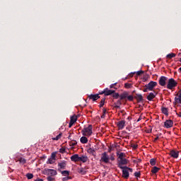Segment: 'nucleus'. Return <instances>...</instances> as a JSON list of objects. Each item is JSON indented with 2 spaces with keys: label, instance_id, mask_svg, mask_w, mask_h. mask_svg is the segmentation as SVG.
Listing matches in <instances>:
<instances>
[{
  "label": "nucleus",
  "instance_id": "41",
  "mask_svg": "<svg viewBox=\"0 0 181 181\" xmlns=\"http://www.w3.org/2000/svg\"><path fill=\"white\" fill-rule=\"evenodd\" d=\"M162 112H163V114H165V115H168V109L163 107L162 109Z\"/></svg>",
  "mask_w": 181,
  "mask_h": 181
},
{
  "label": "nucleus",
  "instance_id": "1",
  "mask_svg": "<svg viewBox=\"0 0 181 181\" xmlns=\"http://www.w3.org/2000/svg\"><path fill=\"white\" fill-rule=\"evenodd\" d=\"M110 160H115V156H114V154L108 156V153H107V152H104L103 153H102V156L100 158L101 162H103V163H110Z\"/></svg>",
  "mask_w": 181,
  "mask_h": 181
},
{
  "label": "nucleus",
  "instance_id": "48",
  "mask_svg": "<svg viewBox=\"0 0 181 181\" xmlns=\"http://www.w3.org/2000/svg\"><path fill=\"white\" fill-rule=\"evenodd\" d=\"M148 90H149V89H148V88L146 87V88H144L143 90V91H144V93H146L148 91Z\"/></svg>",
  "mask_w": 181,
  "mask_h": 181
},
{
  "label": "nucleus",
  "instance_id": "19",
  "mask_svg": "<svg viewBox=\"0 0 181 181\" xmlns=\"http://www.w3.org/2000/svg\"><path fill=\"white\" fill-rule=\"evenodd\" d=\"M16 162H19L22 165H25V163H26V159H25L22 157L17 158H16Z\"/></svg>",
  "mask_w": 181,
  "mask_h": 181
},
{
  "label": "nucleus",
  "instance_id": "43",
  "mask_svg": "<svg viewBox=\"0 0 181 181\" xmlns=\"http://www.w3.org/2000/svg\"><path fill=\"white\" fill-rule=\"evenodd\" d=\"M105 103V99H103L100 103V107H103Z\"/></svg>",
  "mask_w": 181,
  "mask_h": 181
},
{
  "label": "nucleus",
  "instance_id": "45",
  "mask_svg": "<svg viewBox=\"0 0 181 181\" xmlns=\"http://www.w3.org/2000/svg\"><path fill=\"white\" fill-rule=\"evenodd\" d=\"M132 147L133 148V149H136V148H138V145L137 144H132Z\"/></svg>",
  "mask_w": 181,
  "mask_h": 181
},
{
  "label": "nucleus",
  "instance_id": "31",
  "mask_svg": "<svg viewBox=\"0 0 181 181\" xmlns=\"http://www.w3.org/2000/svg\"><path fill=\"white\" fill-rule=\"evenodd\" d=\"M124 87H125V88H132V83H124Z\"/></svg>",
  "mask_w": 181,
  "mask_h": 181
},
{
  "label": "nucleus",
  "instance_id": "16",
  "mask_svg": "<svg viewBox=\"0 0 181 181\" xmlns=\"http://www.w3.org/2000/svg\"><path fill=\"white\" fill-rule=\"evenodd\" d=\"M87 152L89 153V155H92L93 156H95L97 155V153H95V149L93 148H88Z\"/></svg>",
  "mask_w": 181,
  "mask_h": 181
},
{
  "label": "nucleus",
  "instance_id": "3",
  "mask_svg": "<svg viewBox=\"0 0 181 181\" xmlns=\"http://www.w3.org/2000/svg\"><path fill=\"white\" fill-rule=\"evenodd\" d=\"M176 87H177V81L173 78L168 79L166 88H168V90H175Z\"/></svg>",
  "mask_w": 181,
  "mask_h": 181
},
{
  "label": "nucleus",
  "instance_id": "23",
  "mask_svg": "<svg viewBox=\"0 0 181 181\" xmlns=\"http://www.w3.org/2000/svg\"><path fill=\"white\" fill-rule=\"evenodd\" d=\"M160 170V168L158 167H153L151 170L152 173H158Z\"/></svg>",
  "mask_w": 181,
  "mask_h": 181
},
{
  "label": "nucleus",
  "instance_id": "26",
  "mask_svg": "<svg viewBox=\"0 0 181 181\" xmlns=\"http://www.w3.org/2000/svg\"><path fill=\"white\" fill-rule=\"evenodd\" d=\"M150 165H151V166H155V165H156V158H151L150 160Z\"/></svg>",
  "mask_w": 181,
  "mask_h": 181
},
{
  "label": "nucleus",
  "instance_id": "37",
  "mask_svg": "<svg viewBox=\"0 0 181 181\" xmlns=\"http://www.w3.org/2000/svg\"><path fill=\"white\" fill-rule=\"evenodd\" d=\"M127 98L129 101H132V100H134V96L127 95Z\"/></svg>",
  "mask_w": 181,
  "mask_h": 181
},
{
  "label": "nucleus",
  "instance_id": "15",
  "mask_svg": "<svg viewBox=\"0 0 181 181\" xmlns=\"http://www.w3.org/2000/svg\"><path fill=\"white\" fill-rule=\"evenodd\" d=\"M117 127H118L119 129H124V127H125V121L122 120V121L118 122Z\"/></svg>",
  "mask_w": 181,
  "mask_h": 181
},
{
  "label": "nucleus",
  "instance_id": "36",
  "mask_svg": "<svg viewBox=\"0 0 181 181\" xmlns=\"http://www.w3.org/2000/svg\"><path fill=\"white\" fill-rule=\"evenodd\" d=\"M26 176H27L28 179H33V174H32V173H28L26 175Z\"/></svg>",
  "mask_w": 181,
  "mask_h": 181
},
{
  "label": "nucleus",
  "instance_id": "18",
  "mask_svg": "<svg viewBox=\"0 0 181 181\" xmlns=\"http://www.w3.org/2000/svg\"><path fill=\"white\" fill-rule=\"evenodd\" d=\"M88 98L90 100H93V101H97V100H98V98H100V95H98V94L96 95H90L88 96Z\"/></svg>",
  "mask_w": 181,
  "mask_h": 181
},
{
  "label": "nucleus",
  "instance_id": "28",
  "mask_svg": "<svg viewBox=\"0 0 181 181\" xmlns=\"http://www.w3.org/2000/svg\"><path fill=\"white\" fill-rule=\"evenodd\" d=\"M166 57L168 59H173V57H176V54L175 53H170V54H168Z\"/></svg>",
  "mask_w": 181,
  "mask_h": 181
},
{
  "label": "nucleus",
  "instance_id": "4",
  "mask_svg": "<svg viewBox=\"0 0 181 181\" xmlns=\"http://www.w3.org/2000/svg\"><path fill=\"white\" fill-rule=\"evenodd\" d=\"M157 86H158L157 82L151 81L149 83L146 85L145 87H146V88H148V90H149V91H152V90H153V88H155V87Z\"/></svg>",
  "mask_w": 181,
  "mask_h": 181
},
{
  "label": "nucleus",
  "instance_id": "6",
  "mask_svg": "<svg viewBox=\"0 0 181 181\" xmlns=\"http://www.w3.org/2000/svg\"><path fill=\"white\" fill-rule=\"evenodd\" d=\"M75 122H77V116L76 115L71 117L69 128H71L74 125Z\"/></svg>",
  "mask_w": 181,
  "mask_h": 181
},
{
  "label": "nucleus",
  "instance_id": "30",
  "mask_svg": "<svg viewBox=\"0 0 181 181\" xmlns=\"http://www.w3.org/2000/svg\"><path fill=\"white\" fill-rule=\"evenodd\" d=\"M62 175L63 176L66 177V176H69L70 175V173L69 171H67V170H64V171L62 172Z\"/></svg>",
  "mask_w": 181,
  "mask_h": 181
},
{
  "label": "nucleus",
  "instance_id": "13",
  "mask_svg": "<svg viewBox=\"0 0 181 181\" xmlns=\"http://www.w3.org/2000/svg\"><path fill=\"white\" fill-rule=\"evenodd\" d=\"M71 160L72 162H80V156H78V154H74L71 156Z\"/></svg>",
  "mask_w": 181,
  "mask_h": 181
},
{
  "label": "nucleus",
  "instance_id": "32",
  "mask_svg": "<svg viewBox=\"0 0 181 181\" xmlns=\"http://www.w3.org/2000/svg\"><path fill=\"white\" fill-rule=\"evenodd\" d=\"M119 159H125V153H120L119 154Z\"/></svg>",
  "mask_w": 181,
  "mask_h": 181
},
{
  "label": "nucleus",
  "instance_id": "7",
  "mask_svg": "<svg viewBox=\"0 0 181 181\" xmlns=\"http://www.w3.org/2000/svg\"><path fill=\"white\" fill-rule=\"evenodd\" d=\"M128 163V160H126V158H120L119 160V168H120V169H124V166H122L123 165H127Z\"/></svg>",
  "mask_w": 181,
  "mask_h": 181
},
{
  "label": "nucleus",
  "instance_id": "20",
  "mask_svg": "<svg viewBox=\"0 0 181 181\" xmlns=\"http://www.w3.org/2000/svg\"><path fill=\"white\" fill-rule=\"evenodd\" d=\"M155 97H156L155 94H153V93H151L147 96V100H148V101H152V99L155 98Z\"/></svg>",
  "mask_w": 181,
  "mask_h": 181
},
{
  "label": "nucleus",
  "instance_id": "49",
  "mask_svg": "<svg viewBox=\"0 0 181 181\" xmlns=\"http://www.w3.org/2000/svg\"><path fill=\"white\" fill-rule=\"evenodd\" d=\"M177 117H180L181 118V112L177 113Z\"/></svg>",
  "mask_w": 181,
  "mask_h": 181
},
{
  "label": "nucleus",
  "instance_id": "12",
  "mask_svg": "<svg viewBox=\"0 0 181 181\" xmlns=\"http://www.w3.org/2000/svg\"><path fill=\"white\" fill-rule=\"evenodd\" d=\"M115 93V90H110L108 88H105L101 94H105V95H111V94H114Z\"/></svg>",
  "mask_w": 181,
  "mask_h": 181
},
{
  "label": "nucleus",
  "instance_id": "35",
  "mask_svg": "<svg viewBox=\"0 0 181 181\" xmlns=\"http://www.w3.org/2000/svg\"><path fill=\"white\" fill-rule=\"evenodd\" d=\"M54 177H53V176H50V175H49L47 177V180H48V181H53V180H54Z\"/></svg>",
  "mask_w": 181,
  "mask_h": 181
},
{
  "label": "nucleus",
  "instance_id": "29",
  "mask_svg": "<svg viewBox=\"0 0 181 181\" xmlns=\"http://www.w3.org/2000/svg\"><path fill=\"white\" fill-rule=\"evenodd\" d=\"M70 146H76L77 145V141L76 140H71L69 142Z\"/></svg>",
  "mask_w": 181,
  "mask_h": 181
},
{
  "label": "nucleus",
  "instance_id": "33",
  "mask_svg": "<svg viewBox=\"0 0 181 181\" xmlns=\"http://www.w3.org/2000/svg\"><path fill=\"white\" fill-rule=\"evenodd\" d=\"M107 113V110L105 108H103V115L101 116V118H105V114Z\"/></svg>",
  "mask_w": 181,
  "mask_h": 181
},
{
  "label": "nucleus",
  "instance_id": "27",
  "mask_svg": "<svg viewBox=\"0 0 181 181\" xmlns=\"http://www.w3.org/2000/svg\"><path fill=\"white\" fill-rule=\"evenodd\" d=\"M58 166L60 167V169H64L66 168V162L59 163Z\"/></svg>",
  "mask_w": 181,
  "mask_h": 181
},
{
  "label": "nucleus",
  "instance_id": "50",
  "mask_svg": "<svg viewBox=\"0 0 181 181\" xmlns=\"http://www.w3.org/2000/svg\"><path fill=\"white\" fill-rule=\"evenodd\" d=\"M115 86V84H112L110 85V88H114V86Z\"/></svg>",
  "mask_w": 181,
  "mask_h": 181
},
{
  "label": "nucleus",
  "instance_id": "51",
  "mask_svg": "<svg viewBox=\"0 0 181 181\" xmlns=\"http://www.w3.org/2000/svg\"><path fill=\"white\" fill-rule=\"evenodd\" d=\"M68 139H71V138L70 137V136H69Z\"/></svg>",
  "mask_w": 181,
  "mask_h": 181
},
{
  "label": "nucleus",
  "instance_id": "22",
  "mask_svg": "<svg viewBox=\"0 0 181 181\" xmlns=\"http://www.w3.org/2000/svg\"><path fill=\"white\" fill-rule=\"evenodd\" d=\"M78 172L81 175H86V173H87V171H86V170L84 168H78Z\"/></svg>",
  "mask_w": 181,
  "mask_h": 181
},
{
  "label": "nucleus",
  "instance_id": "44",
  "mask_svg": "<svg viewBox=\"0 0 181 181\" xmlns=\"http://www.w3.org/2000/svg\"><path fill=\"white\" fill-rule=\"evenodd\" d=\"M112 97H113V98H118V97H119V94H118V93H113V95H112Z\"/></svg>",
  "mask_w": 181,
  "mask_h": 181
},
{
  "label": "nucleus",
  "instance_id": "14",
  "mask_svg": "<svg viewBox=\"0 0 181 181\" xmlns=\"http://www.w3.org/2000/svg\"><path fill=\"white\" fill-rule=\"evenodd\" d=\"M48 176H52L54 177L56 175H57V171L55 170L49 169L47 171Z\"/></svg>",
  "mask_w": 181,
  "mask_h": 181
},
{
  "label": "nucleus",
  "instance_id": "46",
  "mask_svg": "<svg viewBox=\"0 0 181 181\" xmlns=\"http://www.w3.org/2000/svg\"><path fill=\"white\" fill-rule=\"evenodd\" d=\"M49 163H50V164H52V163H54V160H53V159H49Z\"/></svg>",
  "mask_w": 181,
  "mask_h": 181
},
{
  "label": "nucleus",
  "instance_id": "8",
  "mask_svg": "<svg viewBox=\"0 0 181 181\" xmlns=\"http://www.w3.org/2000/svg\"><path fill=\"white\" fill-rule=\"evenodd\" d=\"M168 80V78L165 76H161L159 79V84L162 87H165L166 86V81Z\"/></svg>",
  "mask_w": 181,
  "mask_h": 181
},
{
  "label": "nucleus",
  "instance_id": "10",
  "mask_svg": "<svg viewBox=\"0 0 181 181\" xmlns=\"http://www.w3.org/2000/svg\"><path fill=\"white\" fill-rule=\"evenodd\" d=\"M175 102L176 104H181V90H179L175 98Z\"/></svg>",
  "mask_w": 181,
  "mask_h": 181
},
{
  "label": "nucleus",
  "instance_id": "21",
  "mask_svg": "<svg viewBox=\"0 0 181 181\" xmlns=\"http://www.w3.org/2000/svg\"><path fill=\"white\" fill-rule=\"evenodd\" d=\"M80 141L81 144H87V142H88V139L83 136L81 138Z\"/></svg>",
  "mask_w": 181,
  "mask_h": 181
},
{
  "label": "nucleus",
  "instance_id": "42",
  "mask_svg": "<svg viewBox=\"0 0 181 181\" xmlns=\"http://www.w3.org/2000/svg\"><path fill=\"white\" fill-rule=\"evenodd\" d=\"M134 176L136 177H139L141 176V172H136V173H134Z\"/></svg>",
  "mask_w": 181,
  "mask_h": 181
},
{
  "label": "nucleus",
  "instance_id": "47",
  "mask_svg": "<svg viewBox=\"0 0 181 181\" xmlns=\"http://www.w3.org/2000/svg\"><path fill=\"white\" fill-rule=\"evenodd\" d=\"M124 168L127 170L128 172H132V168H129L128 167H124Z\"/></svg>",
  "mask_w": 181,
  "mask_h": 181
},
{
  "label": "nucleus",
  "instance_id": "9",
  "mask_svg": "<svg viewBox=\"0 0 181 181\" xmlns=\"http://www.w3.org/2000/svg\"><path fill=\"white\" fill-rule=\"evenodd\" d=\"M165 128H172L173 127V121L172 119H168L164 122Z\"/></svg>",
  "mask_w": 181,
  "mask_h": 181
},
{
  "label": "nucleus",
  "instance_id": "17",
  "mask_svg": "<svg viewBox=\"0 0 181 181\" xmlns=\"http://www.w3.org/2000/svg\"><path fill=\"white\" fill-rule=\"evenodd\" d=\"M88 160V157L87 156H79V162H83V163H86Z\"/></svg>",
  "mask_w": 181,
  "mask_h": 181
},
{
  "label": "nucleus",
  "instance_id": "52",
  "mask_svg": "<svg viewBox=\"0 0 181 181\" xmlns=\"http://www.w3.org/2000/svg\"><path fill=\"white\" fill-rule=\"evenodd\" d=\"M130 76L132 77V74Z\"/></svg>",
  "mask_w": 181,
  "mask_h": 181
},
{
  "label": "nucleus",
  "instance_id": "5",
  "mask_svg": "<svg viewBox=\"0 0 181 181\" xmlns=\"http://www.w3.org/2000/svg\"><path fill=\"white\" fill-rule=\"evenodd\" d=\"M169 155L171 156V158H174V159H177V158H179V151L176 150H171Z\"/></svg>",
  "mask_w": 181,
  "mask_h": 181
},
{
  "label": "nucleus",
  "instance_id": "40",
  "mask_svg": "<svg viewBox=\"0 0 181 181\" xmlns=\"http://www.w3.org/2000/svg\"><path fill=\"white\" fill-rule=\"evenodd\" d=\"M70 179H71V177H70L69 176H66V177L62 178V180L63 181H67V180H70Z\"/></svg>",
  "mask_w": 181,
  "mask_h": 181
},
{
  "label": "nucleus",
  "instance_id": "11",
  "mask_svg": "<svg viewBox=\"0 0 181 181\" xmlns=\"http://www.w3.org/2000/svg\"><path fill=\"white\" fill-rule=\"evenodd\" d=\"M122 177L124 179H128L129 177V172L128 171L127 169L124 167V168H122Z\"/></svg>",
  "mask_w": 181,
  "mask_h": 181
},
{
  "label": "nucleus",
  "instance_id": "34",
  "mask_svg": "<svg viewBox=\"0 0 181 181\" xmlns=\"http://www.w3.org/2000/svg\"><path fill=\"white\" fill-rule=\"evenodd\" d=\"M136 98H137L138 101H142V100H144L142 95H137Z\"/></svg>",
  "mask_w": 181,
  "mask_h": 181
},
{
  "label": "nucleus",
  "instance_id": "25",
  "mask_svg": "<svg viewBox=\"0 0 181 181\" xmlns=\"http://www.w3.org/2000/svg\"><path fill=\"white\" fill-rule=\"evenodd\" d=\"M63 134L62 133H60L59 135H57L56 137H53L52 138V141H59V139H60L62 138V136Z\"/></svg>",
  "mask_w": 181,
  "mask_h": 181
},
{
  "label": "nucleus",
  "instance_id": "38",
  "mask_svg": "<svg viewBox=\"0 0 181 181\" xmlns=\"http://www.w3.org/2000/svg\"><path fill=\"white\" fill-rule=\"evenodd\" d=\"M60 153H64L66 152V148L64 147H62L59 149Z\"/></svg>",
  "mask_w": 181,
  "mask_h": 181
},
{
  "label": "nucleus",
  "instance_id": "39",
  "mask_svg": "<svg viewBox=\"0 0 181 181\" xmlns=\"http://www.w3.org/2000/svg\"><path fill=\"white\" fill-rule=\"evenodd\" d=\"M51 159H52L53 160H56V153H52Z\"/></svg>",
  "mask_w": 181,
  "mask_h": 181
},
{
  "label": "nucleus",
  "instance_id": "2",
  "mask_svg": "<svg viewBox=\"0 0 181 181\" xmlns=\"http://www.w3.org/2000/svg\"><path fill=\"white\" fill-rule=\"evenodd\" d=\"M81 134L83 136H91L93 135V125L90 124L87 127H84L82 131Z\"/></svg>",
  "mask_w": 181,
  "mask_h": 181
},
{
  "label": "nucleus",
  "instance_id": "24",
  "mask_svg": "<svg viewBox=\"0 0 181 181\" xmlns=\"http://www.w3.org/2000/svg\"><path fill=\"white\" fill-rule=\"evenodd\" d=\"M128 97V93H124L122 95H120V100H124V98H127Z\"/></svg>",
  "mask_w": 181,
  "mask_h": 181
}]
</instances>
